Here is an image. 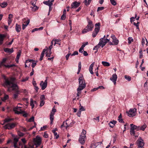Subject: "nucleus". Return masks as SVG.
<instances>
[{
  "label": "nucleus",
  "mask_w": 148,
  "mask_h": 148,
  "mask_svg": "<svg viewBox=\"0 0 148 148\" xmlns=\"http://www.w3.org/2000/svg\"><path fill=\"white\" fill-rule=\"evenodd\" d=\"M16 113L17 114H23V116L25 117H26L27 115V114L25 113L24 111L22 110H21V111H16Z\"/></svg>",
  "instance_id": "obj_21"
},
{
  "label": "nucleus",
  "mask_w": 148,
  "mask_h": 148,
  "mask_svg": "<svg viewBox=\"0 0 148 148\" xmlns=\"http://www.w3.org/2000/svg\"><path fill=\"white\" fill-rule=\"evenodd\" d=\"M112 39V42H111L110 44L112 45H117L119 43L118 40L116 38L115 36L114 35H112L111 36Z\"/></svg>",
  "instance_id": "obj_8"
},
{
  "label": "nucleus",
  "mask_w": 148,
  "mask_h": 148,
  "mask_svg": "<svg viewBox=\"0 0 148 148\" xmlns=\"http://www.w3.org/2000/svg\"><path fill=\"white\" fill-rule=\"evenodd\" d=\"M29 23V19L27 20L26 22V24H24L23 23L22 25V29H24L25 27L28 25Z\"/></svg>",
  "instance_id": "obj_28"
},
{
  "label": "nucleus",
  "mask_w": 148,
  "mask_h": 148,
  "mask_svg": "<svg viewBox=\"0 0 148 148\" xmlns=\"http://www.w3.org/2000/svg\"><path fill=\"white\" fill-rule=\"evenodd\" d=\"M9 96L8 95H5V96L4 97V98L3 99H2V100L3 101H4L5 100H6L8 99V98Z\"/></svg>",
  "instance_id": "obj_45"
},
{
  "label": "nucleus",
  "mask_w": 148,
  "mask_h": 148,
  "mask_svg": "<svg viewBox=\"0 0 148 148\" xmlns=\"http://www.w3.org/2000/svg\"><path fill=\"white\" fill-rule=\"evenodd\" d=\"M95 64V62H93L90 66L89 68V71L91 74H93L94 73L92 71L93 67Z\"/></svg>",
  "instance_id": "obj_20"
},
{
  "label": "nucleus",
  "mask_w": 148,
  "mask_h": 148,
  "mask_svg": "<svg viewBox=\"0 0 148 148\" xmlns=\"http://www.w3.org/2000/svg\"><path fill=\"white\" fill-rule=\"evenodd\" d=\"M36 101H33V100L32 99H30V106H32V109L34 107V103H36Z\"/></svg>",
  "instance_id": "obj_24"
},
{
  "label": "nucleus",
  "mask_w": 148,
  "mask_h": 148,
  "mask_svg": "<svg viewBox=\"0 0 148 148\" xmlns=\"http://www.w3.org/2000/svg\"><path fill=\"white\" fill-rule=\"evenodd\" d=\"M94 27L93 25L92 24V22L90 20L88 21V24L86 27V28H87L89 31H92Z\"/></svg>",
  "instance_id": "obj_9"
},
{
  "label": "nucleus",
  "mask_w": 148,
  "mask_h": 148,
  "mask_svg": "<svg viewBox=\"0 0 148 148\" xmlns=\"http://www.w3.org/2000/svg\"><path fill=\"white\" fill-rule=\"evenodd\" d=\"M65 122H64L63 124L61 125V128H62L63 127H65L66 126V125L65 124Z\"/></svg>",
  "instance_id": "obj_62"
},
{
  "label": "nucleus",
  "mask_w": 148,
  "mask_h": 148,
  "mask_svg": "<svg viewBox=\"0 0 148 148\" xmlns=\"http://www.w3.org/2000/svg\"><path fill=\"white\" fill-rule=\"evenodd\" d=\"M83 54L84 56H86L88 55V53L86 51H83Z\"/></svg>",
  "instance_id": "obj_64"
},
{
  "label": "nucleus",
  "mask_w": 148,
  "mask_h": 148,
  "mask_svg": "<svg viewBox=\"0 0 148 148\" xmlns=\"http://www.w3.org/2000/svg\"><path fill=\"white\" fill-rule=\"evenodd\" d=\"M16 31L18 32H19L21 30V27L20 25L17 24H16V26L15 27Z\"/></svg>",
  "instance_id": "obj_27"
},
{
  "label": "nucleus",
  "mask_w": 148,
  "mask_h": 148,
  "mask_svg": "<svg viewBox=\"0 0 148 148\" xmlns=\"http://www.w3.org/2000/svg\"><path fill=\"white\" fill-rule=\"evenodd\" d=\"M110 1L112 4L115 5H116V3L114 0H110Z\"/></svg>",
  "instance_id": "obj_41"
},
{
  "label": "nucleus",
  "mask_w": 148,
  "mask_h": 148,
  "mask_svg": "<svg viewBox=\"0 0 148 148\" xmlns=\"http://www.w3.org/2000/svg\"><path fill=\"white\" fill-rule=\"evenodd\" d=\"M146 127V125H143V126L139 127V130L144 131Z\"/></svg>",
  "instance_id": "obj_33"
},
{
  "label": "nucleus",
  "mask_w": 148,
  "mask_h": 148,
  "mask_svg": "<svg viewBox=\"0 0 148 148\" xmlns=\"http://www.w3.org/2000/svg\"><path fill=\"white\" fill-rule=\"evenodd\" d=\"M116 123V121H110L109 124L110 127H113Z\"/></svg>",
  "instance_id": "obj_23"
},
{
  "label": "nucleus",
  "mask_w": 148,
  "mask_h": 148,
  "mask_svg": "<svg viewBox=\"0 0 148 148\" xmlns=\"http://www.w3.org/2000/svg\"><path fill=\"white\" fill-rule=\"evenodd\" d=\"M88 42H84L82 44V45L81 46L82 47L84 48L86 45H88Z\"/></svg>",
  "instance_id": "obj_47"
},
{
  "label": "nucleus",
  "mask_w": 148,
  "mask_h": 148,
  "mask_svg": "<svg viewBox=\"0 0 148 148\" xmlns=\"http://www.w3.org/2000/svg\"><path fill=\"white\" fill-rule=\"evenodd\" d=\"M40 85L41 87L42 90H44L47 86V84L44 83L43 81H41L40 83Z\"/></svg>",
  "instance_id": "obj_16"
},
{
  "label": "nucleus",
  "mask_w": 148,
  "mask_h": 148,
  "mask_svg": "<svg viewBox=\"0 0 148 148\" xmlns=\"http://www.w3.org/2000/svg\"><path fill=\"white\" fill-rule=\"evenodd\" d=\"M130 132L131 135L135 136V133L134 130L130 128Z\"/></svg>",
  "instance_id": "obj_34"
},
{
  "label": "nucleus",
  "mask_w": 148,
  "mask_h": 148,
  "mask_svg": "<svg viewBox=\"0 0 148 148\" xmlns=\"http://www.w3.org/2000/svg\"><path fill=\"white\" fill-rule=\"evenodd\" d=\"M8 4L7 2H4L0 4V6L2 8H4Z\"/></svg>",
  "instance_id": "obj_29"
},
{
  "label": "nucleus",
  "mask_w": 148,
  "mask_h": 148,
  "mask_svg": "<svg viewBox=\"0 0 148 148\" xmlns=\"http://www.w3.org/2000/svg\"><path fill=\"white\" fill-rule=\"evenodd\" d=\"M110 40V38H100L99 39V42L98 44L95 46V47L93 48V50H97L100 47L103 48L107 43L109 42Z\"/></svg>",
  "instance_id": "obj_2"
},
{
  "label": "nucleus",
  "mask_w": 148,
  "mask_h": 148,
  "mask_svg": "<svg viewBox=\"0 0 148 148\" xmlns=\"http://www.w3.org/2000/svg\"><path fill=\"white\" fill-rule=\"evenodd\" d=\"M54 0H48L47 1H44L43 3L49 7V9H51L53 8L51 7V6L53 4L52 3L53 2Z\"/></svg>",
  "instance_id": "obj_10"
},
{
  "label": "nucleus",
  "mask_w": 148,
  "mask_h": 148,
  "mask_svg": "<svg viewBox=\"0 0 148 148\" xmlns=\"http://www.w3.org/2000/svg\"><path fill=\"white\" fill-rule=\"evenodd\" d=\"M117 78V75L115 73L113 74L112 75V77L110 78V80L114 83V85L116 84V82Z\"/></svg>",
  "instance_id": "obj_14"
},
{
  "label": "nucleus",
  "mask_w": 148,
  "mask_h": 148,
  "mask_svg": "<svg viewBox=\"0 0 148 148\" xmlns=\"http://www.w3.org/2000/svg\"><path fill=\"white\" fill-rule=\"evenodd\" d=\"M71 55V53H68L66 56V58L67 60H68L69 56Z\"/></svg>",
  "instance_id": "obj_59"
},
{
  "label": "nucleus",
  "mask_w": 148,
  "mask_h": 148,
  "mask_svg": "<svg viewBox=\"0 0 148 148\" xmlns=\"http://www.w3.org/2000/svg\"><path fill=\"white\" fill-rule=\"evenodd\" d=\"M5 36L4 35L0 34V45L2 44L5 38Z\"/></svg>",
  "instance_id": "obj_26"
},
{
  "label": "nucleus",
  "mask_w": 148,
  "mask_h": 148,
  "mask_svg": "<svg viewBox=\"0 0 148 148\" xmlns=\"http://www.w3.org/2000/svg\"><path fill=\"white\" fill-rule=\"evenodd\" d=\"M33 141L34 144L36 146V147H37L41 143V138L39 136H37L34 139Z\"/></svg>",
  "instance_id": "obj_5"
},
{
  "label": "nucleus",
  "mask_w": 148,
  "mask_h": 148,
  "mask_svg": "<svg viewBox=\"0 0 148 148\" xmlns=\"http://www.w3.org/2000/svg\"><path fill=\"white\" fill-rule=\"evenodd\" d=\"M40 99L41 101L42 100H44L45 99V96L44 95H42L40 97Z\"/></svg>",
  "instance_id": "obj_46"
},
{
  "label": "nucleus",
  "mask_w": 148,
  "mask_h": 148,
  "mask_svg": "<svg viewBox=\"0 0 148 148\" xmlns=\"http://www.w3.org/2000/svg\"><path fill=\"white\" fill-rule=\"evenodd\" d=\"M85 109L84 108L83 106H81V108L79 109V112L80 113V114L81 112L82 111H85Z\"/></svg>",
  "instance_id": "obj_42"
},
{
  "label": "nucleus",
  "mask_w": 148,
  "mask_h": 148,
  "mask_svg": "<svg viewBox=\"0 0 148 148\" xmlns=\"http://www.w3.org/2000/svg\"><path fill=\"white\" fill-rule=\"evenodd\" d=\"M86 133V132L85 130H83V131L81 133V135H82V136H86L85 134Z\"/></svg>",
  "instance_id": "obj_49"
},
{
  "label": "nucleus",
  "mask_w": 148,
  "mask_h": 148,
  "mask_svg": "<svg viewBox=\"0 0 148 148\" xmlns=\"http://www.w3.org/2000/svg\"><path fill=\"white\" fill-rule=\"evenodd\" d=\"M136 16H137V15L136 14H135V17H132L131 18H130V21L132 23V21H134V20H133V19L135 18H136Z\"/></svg>",
  "instance_id": "obj_56"
},
{
  "label": "nucleus",
  "mask_w": 148,
  "mask_h": 148,
  "mask_svg": "<svg viewBox=\"0 0 148 148\" xmlns=\"http://www.w3.org/2000/svg\"><path fill=\"white\" fill-rule=\"evenodd\" d=\"M131 128L134 130H139V127H138L135 125H134L133 124H130Z\"/></svg>",
  "instance_id": "obj_19"
},
{
  "label": "nucleus",
  "mask_w": 148,
  "mask_h": 148,
  "mask_svg": "<svg viewBox=\"0 0 148 148\" xmlns=\"http://www.w3.org/2000/svg\"><path fill=\"white\" fill-rule=\"evenodd\" d=\"M45 104V101L44 100H42L41 101L40 103V106L41 107L42 106H43Z\"/></svg>",
  "instance_id": "obj_44"
},
{
  "label": "nucleus",
  "mask_w": 148,
  "mask_h": 148,
  "mask_svg": "<svg viewBox=\"0 0 148 148\" xmlns=\"http://www.w3.org/2000/svg\"><path fill=\"white\" fill-rule=\"evenodd\" d=\"M79 85L78 88L83 89L85 88L86 84L83 76L80 77L78 79Z\"/></svg>",
  "instance_id": "obj_3"
},
{
  "label": "nucleus",
  "mask_w": 148,
  "mask_h": 148,
  "mask_svg": "<svg viewBox=\"0 0 148 148\" xmlns=\"http://www.w3.org/2000/svg\"><path fill=\"white\" fill-rule=\"evenodd\" d=\"M18 141V139L15 138H14V143H17Z\"/></svg>",
  "instance_id": "obj_60"
},
{
  "label": "nucleus",
  "mask_w": 148,
  "mask_h": 148,
  "mask_svg": "<svg viewBox=\"0 0 148 148\" xmlns=\"http://www.w3.org/2000/svg\"><path fill=\"white\" fill-rule=\"evenodd\" d=\"M15 124L14 123H8L4 126L5 129H11L15 127Z\"/></svg>",
  "instance_id": "obj_12"
},
{
  "label": "nucleus",
  "mask_w": 148,
  "mask_h": 148,
  "mask_svg": "<svg viewBox=\"0 0 148 148\" xmlns=\"http://www.w3.org/2000/svg\"><path fill=\"white\" fill-rule=\"evenodd\" d=\"M84 49V48L81 47L79 50V52L80 53H82L83 52L82 51Z\"/></svg>",
  "instance_id": "obj_61"
},
{
  "label": "nucleus",
  "mask_w": 148,
  "mask_h": 148,
  "mask_svg": "<svg viewBox=\"0 0 148 148\" xmlns=\"http://www.w3.org/2000/svg\"><path fill=\"white\" fill-rule=\"evenodd\" d=\"M13 119H10L9 118L6 119L4 120V122L3 124L5 123L9 122L10 121L12 120Z\"/></svg>",
  "instance_id": "obj_35"
},
{
  "label": "nucleus",
  "mask_w": 148,
  "mask_h": 148,
  "mask_svg": "<svg viewBox=\"0 0 148 148\" xmlns=\"http://www.w3.org/2000/svg\"><path fill=\"white\" fill-rule=\"evenodd\" d=\"M34 116H32L28 120L29 122H32L34 121Z\"/></svg>",
  "instance_id": "obj_43"
},
{
  "label": "nucleus",
  "mask_w": 148,
  "mask_h": 148,
  "mask_svg": "<svg viewBox=\"0 0 148 148\" xmlns=\"http://www.w3.org/2000/svg\"><path fill=\"white\" fill-rule=\"evenodd\" d=\"M78 54V52L77 51H75L71 55L72 56H74L75 55H77Z\"/></svg>",
  "instance_id": "obj_55"
},
{
  "label": "nucleus",
  "mask_w": 148,
  "mask_h": 148,
  "mask_svg": "<svg viewBox=\"0 0 148 148\" xmlns=\"http://www.w3.org/2000/svg\"><path fill=\"white\" fill-rule=\"evenodd\" d=\"M47 127V126L46 125L44 126L43 127H41V128L40 130H45L46 128Z\"/></svg>",
  "instance_id": "obj_57"
},
{
  "label": "nucleus",
  "mask_w": 148,
  "mask_h": 148,
  "mask_svg": "<svg viewBox=\"0 0 148 148\" xmlns=\"http://www.w3.org/2000/svg\"><path fill=\"white\" fill-rule=\"evenodd\" d=\"M139 53H140V56H139V58H141L143 57V53H142V50H140L139 51Z\"/></svg>",
  "instance_id": "obj_51"
},
{
  "label": "nucleus",
  "mask_w": 148,
  "mask_h": 148,
  "mask_svg": "<svg viewBox=\"0 0 148 148\" xmlns=\"http://www.w3.org/2000/svg\"><path fill=\"white\" fill-rule=\"evenodd\" d=\"M19 105H22L20 103L18 104V106L17 107L15 108H14V109L20 110V111H21V110H22L20 109V108H21V107H20V106H18Z\"/></svg>",
  "instance_id": "obj_40"
},
{
  "label": "nucleus",
  "mask_w": 148,
  "mask_h": 148,
  "mask_svg": "<svg viewBox=\"0 0 148 148\" xmlns=\"http://www.w3.org/2000/svg\"><path fill=\"white\" fill-rule=\"evenodd\" d=\"M29 79V77H26L25 78L23 79L22 80V82H25L27 81Z\"/></svg>",
  "instance_id": "obj_48"
},
{
  "label": "nucleus",
  "mask_w": 148,
  "mask_h": 148,
  "mask_svg": "<svg viewBox=\"0 0 148 148\" xmlns=\"http://www.w3.org/2000/svg\"><path fill=\"white\" fill-rule=\"evenodd\" d=\"M102 64L104 66H108L110 65V64L106 62L102 61Z\"/></svg>",
  "instance_id": "obj_30"
},
{
  "label": "nucleus",
  "mask_w": 148,
  "mask_h": 148,
  "mask_svg": "<svg viewBox=\"0 0 148 148\" xmlns=\"http://www.w3.org/2000/svg\"><path fill=\"white\" fill-rule=\"evenodd\" d=\"M54 113L52 112H51L50 114V119L51 120V123H53V115Z\"/></svg>",
  "instance_id": "obj_25"
},
{
  "label": "nucleus",
  "mask_w": 148,
  "mask_h": 148,
  "mask_svg": "<svg viewBox=\"0 0 148 148\" xmlns=\"http://www.w3.org/2000/svg\"><path fill=\"white\" fill-rule=\"evenodd\" d=\"M137 142L138 146V148H144L143 146L144 145V143L143 140L141 137H139Z\"/></svg>",
  "instance_id": "obj_7"
},
{
  "label": "nucleus",
  "mask_w": 148,
  "mask_h": 148,
  "mask_svg": "<svg viewBox=\"0 0 148 148\" xmlns=\"http://www.w3.org/2000/svg\"><path fill=\"white\" fill-rule=\"evenodd\" d=\"M43 136L45 138H48V134L46 132H45L44 135H43Z\"/></svg>",
  "instance_id": "obj_52"
},
{
  "label": "nucleus",
  "mask_w": 148,
  "mask_h": 148,
  "mask_svg": "<svg viewBox=\"0 0 148 148\" xmlns=\"http://www.w3.org/2000/svg\"><path fill=\"white\" fill-rule=\"evenodd\" d=\"M83 89H81L77 88V97H79V95L81 94V91Z\"/></svg>",
  "instance_id": "obj_32"
},
{
  "label": "nucleus",
  "mask_w": 148,
  "mask_h": 148,
  "mask_svg": "<svg viewBox=\"0 0 148 148\" xmlns=\"http://www.w3.org/2000/svg\"><path fill=\"white\" fill-rule=\"evenodd\" d=\"M80 3L75 1L72 3L71 4V8L75 9L78 7L80 5Z\"/></svg>",
  "instance_id": "obj_11"
},
{
  "label": "nucleus",
  "mask_w": 148,
  "mask_h": 148,
  "mask_svg": "<svg viewBox=\"0 0 148 148\" xmlns=\"http://www.w3.org/2000/svg\"><path fill=\"white\" fill-rule=\"evenodd\" d=\"M21 51L19 50L18 51V53L17 54L16 57V58L17 59H19V58L20 57L21 55Z\"/></svg>",
  "instance_id": "obj_37"
},
{
  "label": "nucleus",
  "mask_w": 148,
  "mask_h": 148,
  "mask_svg": "<svg viewBox=\"0 0 148 148\" xmlns=\"http://www.w3.org/2000/svg\"><path fill=\"white\" fill-rule=\"evenodd\" d=\"M136 109L134 108L130 109L129 112H127L128 115L130 117H132L136 115Z\"/></svg>",
  "instance_id": "obj_6"
},
{
  "label": "nucleus",
  "mask_w": 148,
  "mask_h": 148,
  "mask_svg": "<svg viewBox=\"0 0 148 148\" xmlns=\"http://www.w3.org/2000/svg\"><path fill=\"white\" fill-rule=\"evenodd\" d=\"M91 1V0H88V2H87V0H85L84 3L86 5H87L90 3Z\"/></svg>",
  "instance_id": "obj_36"
},
{
  "label": "nucleus",
  "mask_w": 148,
  "mask_h": 148,
  "mask_svg": "<svg viewBox=\"0 0 148 148\" xmlns=\"http://www.w3.org/2000/svg\"><path fill=\"white\" fill-rule=\"evenodd\" d=\"M66 10H64L63 12V14L61 16V19L62 20H64L66 18Z\"/></svg>",
  "instance_id": "obj_22"
},
{
  "label": "nucleus",
  "mask_w": 148,
  "mask_h": 148,
  "mask_svg": "<svg viewBox=\"0 0 148 148\" xmlns=\"http://www.w3.org/2000/svg\"><path fill=\"white\" fill-rule=\"evenodd\" d=\"M51 53V51L47 49V52L46 53V56L47 57H50Z\"/></svg>",
  "instance_id": "obj_31"
},
{
  "label": "nucleus",
  "mask_w": 148,
  "mask_h": 148,
  "mask_svg": "<svg viewBox=\"0 0 148 148\" xmlns=\"http://www.w3.org/2000/svg\"><path fill=\"white\" fill-rule=\"evenodd\" d=\"M56 111V109L54 107H53L52 108L51 112H53V113L54 114L55 112Z\"/></svg>",
  "instance_id": "obj_63"
},
{
  "label": "nucleus",
  "mask_w": 148,
  "mask_h": 148,
  "mask_svg": "<svg viewBox=\"0 0 148 148\" xmlns=\"http://www.w3.org/2000/svg\"><path fill=\"white\" fill-rule=\"evenodd\" d=\"M36 64V62H33L32 65V66L33 68H34Z\"/></svg>",
  "instance_id": "obj_54"
},
{
  "label": "nucleus",
  "mask_w": 148,
  "mask_h": 148,
  "mask_svg": "<svg viewBox=\"0 0 148 148\" xmlns=\"http://www.w3.org/2000/svg\"><path fill=\"white\" fill-rule=\"evenodd\" d=\"M44 56V54L41 53V54L40 55V61H41L42 60Z\"/></svg>",
  "instance_id": "obj_53"
},
{
  "label": "nucleus",
  "mask_w": 148,
  "mask_h": 148,
  "mask_svg": "<svg viewBox=\"0 0 148 148\" xmlns=\"http://www.w3.org/2000/svg\"><path fill=\"white\" fill-rule=\"evenodd\" d=\"M3 85L5 87H8V91H9L10 88H11L12 90L15 92V93L13 95V99H16L18 97L19 92V88L18 86L15 84V79L14 78H5Z\"/></svg>",
  "instance_id": "obj_1"
},
{
  "label": "nucleus",
  "mask_w": 148,
  "mask_h": 148,
  "mask_svg": "<svg viewBox=\"0 0 148 148\" xmlns=\"http://www.w3.org/2000/svg\"><path fill=\"white\" fill-rule=\"evenodd\" d=\"M100 25L99 23H97L95 24V29L94 31L92 34V36L93 37H95L96 36L97 34L99 31Z\"/></svg>",
  "instance_id": "obj_4"
},
{
  "label": "nucleus",
  "mask_w": 148,
  "mask_h": 148,
  "mask_svg": "<svg viewBox=\"0 0 148 148\" xmlns=\"http://www.w3.org/2000/svg\"><path fill=\"white\" fill-rule=\"evenodd\" d=\"M133 39L131 37H129L128 38V43L130 44L131 43V41Z\"/></svg>",
  "instance_id": "obj_58"
},
{
  "label": "nucleus",
  "mask_w": 148,
  "mask_h": 148,
  "mask_svg": "<svg viewBox=\"0 0 148 148\" xmlns=\"http://www.w3.org/2000/svg\"><path fill=\"white\" fill-rule=\"evenodd\" d=\"M125 78L129 81H130L131 80V77L127 75H125Z\"/></svg>",
  "instance_id": "obj_39"
},
{
  "label": "nucleus",
  "mask_w": 148,
  "mask_h": 148,
  "mask_svg": "<svg viewBox=\"0 0 148 148\" xmlns=\"http://www.w3.org/2000/svg\"><path fill=\"white\" fill-rule=\"evenodd\" d=\"M86 137V136H82L81 135L79 137V143L82 144L83 145L85 143V138Z\"/></svg>",
  "instance_id": "obj_15"
},
{
  "label": "nucleus",
  "mask_w": 148,
  "mask_h": 148,
  "mask_svg": "<svg viewBox=\"0 0 148 148\" xmlns=\"http://www.w3.org/2000/svg\"><path fill=\"white\" fill-rule=\"evenodd\" d=\"M89 31V30L87 28L84 29L82 31V34H85L87 32H88Z\"/></svg>",
  "instance_id": "obj_38"
},
{
  "label": "nucleus",
  "mask_w": 148,
  "mask_h": 148,
  "mask_svg": "<svg viewBox=\"0 0 148 148\" xmlns=\"http://www.w3.org/2000/svg\"><path fill=\"white\" fill-rule=\"evenodd\" d=\"M15 65L14 64H12L10 65H6L3 63H2L1 62L0 63V67H1L2 66H4L5 67L7 68H10L11 67H12L14 66Z\"/></svg>",
  "instance_id": "obj_17"
},
{
  "label": "nucleus",
  "mask_w": 148,
  "mask_h": 148,
  "mask_svg": "<svg viewBox=\"0 0 148 148\" xmlns=\"http://www.w3.org/2000/svg\"><path fill=\"white\" fill-rule=\"evenodd\" d=\"M4 50L5 52L9 53H11L14 51L13 48L11 49L8 48H5L4 49Z\"/></svg>",
  "instance_id": "obj_18"
},
{
  "label": "nucleus",
  "mask_w": 148,
  "mask_h": 148,
  "mask_svg": "<svg viewBox=\"0 0 148 148\" xmlns=\"http://www.w3.org/2000/svg\"><path fill=\"white\" fill-rule=\"evenodd\" d=\"M65 124L66 125V128L67 129L68 127H71L74 123L71 120L68 119L66 121Z\"/></svg>",
  "instance_id": "obj_13"
},
{
  "label": "nucleus",
  "mask_w": 148,
  "mask_h": 148,
  "mask_svg": "<svg viewBox=\"0 0 148 148\" xmlns=\"http://www.w3.org/2000/svg\"><path fill=\"white\" fill-rule=\"evenodd\" d=\"M54 135L56 137V138L57 139L59 137V135L58 134L57 132L53 133Z\"/></svg>",
  "instance_id": "obj_50"
}]
</instances>
